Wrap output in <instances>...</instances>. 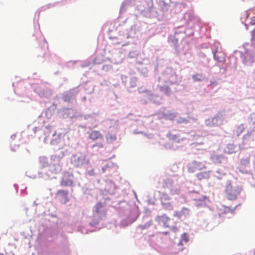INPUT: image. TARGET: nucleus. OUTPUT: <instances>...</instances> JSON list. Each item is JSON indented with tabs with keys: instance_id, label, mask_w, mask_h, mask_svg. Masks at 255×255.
I'll return each mask as SVG.
<instances>
[{
	"instance_id": "obj_1",
	"label": "nucleus",
	"mask_w": 255,
	"mask_h": 255,
	"mask_svg": "<svg viewBox=\"0 0 255 255\" xmlns=\"http://www.w3.org/2000/svg\"><path fill=\"white\" fill-rule=\"evenodd\" d=\"M104 190H101L102 199L94 206L93 219L89 224L91 227H96L106 216V207H113L118 213L121 218L120 227H126L133 223L138 217L140 212L138 207L135 204L132 206L125 200L119 201L117 203L112 201L111 196L116 189L115 183L108 179L105 181Z\"/></svg>"
},
{
	"instance_id": "obj_2",
	"label": "nucleus",
	"mask_w": 255,
	"mask_h": 255,
	"mask_svg": "<svg viewBox=\"0 0 255 255\" xmlns=\"http://www.w3.org/2000/svg\"><path fill=\"white\" fill-rule=\"evenodd\" d=\"M142 29L141 23L136 20L134 21V23L132 25L129 29H127L123 31H120L118 37L116 36H109L111 39H118L121 40L118 41L116 43L122 44L123 46L128 45L129 43H132L134 39H137L139 35L141 33Z\"/></svg>"
},
{
	"instance_id": "obj_3",
	"label": "nucleus",
	"mask_w": 255,
	"mask_h": 255,
	"mask_svg": "<svg viewBox=\"0 0 255 255\" xmlns=\"http://www.w3.org/2000/svg\"><path fill=\"white\" fill-rule=\"evenodd\" d=\"M171 0H158V12L156 8L151 7L147 10H143L142 14L150 18H156L158 20H169L171 17L169 9L171 7Z\"/></svg>"
},
{
	"instance_id": "obj_4",
	"label": "nucleus",
	"mask_w": 255,
	"mask_h": 255,
	"mask_svg": "<svg viewBox=\"0 0 255 255\" xmlns=\"http://www.w3.org/2000/svg\"><path fill=\"white\" fill-rule=\"evenodd\" d=\"M184 18H187L189 20L188 25L186 26H180L177 28L178 31H180V33L182 36V40L195 39L194 37L195 29L194 28L193 22L194 21L197 20V18L193 15L190 12H186L184 14Z\"/></svg>"
},
{
	"instance_id": "obj_5",
	"label": "nucleus",
	"mask_w": 255,
	"mask_h": 255,
	"mask_svg": "<svg viewBox=\"0 0 255 255\" xmlns=\"http://www.w3.org/2000/svg\"><path fill=\"white\" fill-rule=\"evenodd\" d=\"M195 39H184L180 41V45L176 52L178 56H184V58L188 60L192 55V48L195 44Z\"/></svg>"
},
{
	"instance_id": "obj_6",
	"label": "nucleus",
	"mask_w": 255,
	"mask_h": 255,
	"mask_svg": "<svg viewBox=\"0 0 255 255\" xmlns=\"http://www.w3.org/2000/svg\"><path fill=\"white\" fill-rule=\"evenodd\" d=\"M249 44H244V51H235L236 55H239L241 58L243 64L246 66H251L255 62V50L254 49H248L246 46Z\"/></svg>"
},
{
	"instance_id": "obj_7",
	"label": "nucleus",
	"mask_w": 255,
	"mask_h": 255,
	"mask_svg": "<svg viewBox=\"0 0 255 255\" xmlns=\"http://www.w3.org/2000/svg\"><path fill=\"white\" fill-rule=\"evenodd\" d=\"M159 80L165 84L170 85H177L179 83L176 72L172 68L169 67H166L163 70L160 77L159 78Z\"/></svg>"
},
{
	"instance_id": "obj_8",
	"label": "nucleus",
	"mask_w": 255,
	"mask_h": 255,
	"mask_svg": "<svg viewBox=\"0 0 255 255\" xmlns=\"http://www.w3.org/2000/svg\"><path fill=\"white\" fill-rule=\"evenodd\" d=\"M70 163L75 168H86L90 164L86 155L82 152L72 154L70 157Z\"/></svg>"
},
{
	"instance_id": "obj_9",
	"label": "nucleus",
	"mask_w": 255,
	"mask_h": 255,
	"mask_svg": "<svg viewBox=\"0 0 255 255\" xmlns=\"http://www.w3.org/2000/svg\"><path fill=\"white\" fill-rule=\"evenodd\" d=\"M36 34V39L38 40L39 43V49L42 51L41 54H38L37 57H41L42 58H44L45 60L47 59L48 61H51L50 58L55 55L53 54L48 55L46 54V50L48 49V43L42 35L41 31H39L36 32V33L33 34V36H35Z\"/></svg>"
},
{
	"instance_id": "obj_10",
	"label": "nucleus",
	"mask_w": 255,
	"mask_h": 255,
	"mask_svg": "<svg viewBox=\"0 0 255 255\" xmlns=\"http://www.w3.org/2000/svg\"><path fill=\"white\" fill-rule=\"evenodd\" d=\"M31 87L34 92L40 98L48 99L52 94V90L47 87L46 85L41 82L39 83L30 84Z\"/></svg>"
},
{
	"instance_id": "obj_11",
	"label": "nucleus",
	"mask_w": 255,
	"mask_h": 255,
	"mask_svg": "<svg viewBox=\"0 0 255 255\" xmlns=\"http://www.w3.org/2000/svg\"><path fill=\"white\" fill-rule=\"evenodd\" d=\"M165 187L170 190L171 195H179L181 192L180 185L175 178L168 177L163 181Z\"/></svg>"
},
{
	"instance_id": "obj_12",
	"label": "nucleus",
	"mask_w": 255,
	"mask_h": 255,
	"mask_svg": "<svg viewBox=\"0 0 255 255\" xmlns=\"http://www.w3.org/2000/svg\"><path fill=\"white\" fill-rule=\"evenodd\" d=\"M151 211L148 208H145L141 219V223L139 224L137 229L141 231L148 229L153 224L151 216Z\"/></svg>"
},
{
	"instance_id": "obj_13",
	"label": "nucleus",
	"mask_w": 255,
	"mask_h": 255,
	"mask_svg": "<svg viewBox=\"0 0 255 255\" xmlns=\"http://www.w3.org/2000/svg\"><path fill=\"white\" fill-rule=\"evenodd\" d=\"M242 188L238 185H233L229 183L226 186V194L228 199L230 200H236L241 193Z\"/></svg>"
},
{
	"instance_id": "obj_14",
	"label": "nucleus",
	"mask_w": 255,
	"mask_h": 255,
	"mask_svg": "<svg viewBox=\"0 0 255 255\" xmlns=\"http://www.w3.org/2000/svg\"><path fill=\"white\" fill-rule=\"evenodd\" d=\"M180 32L176 27L175 28L173 33L169 34L167 38L169 45L174 48L175 53H176L180 45V43H179V41L182 40V37Z\"/></svg>"
},
{
	"instance_id": "obj_15",
	"label": "nucleus",
	"mask_w": 255,
	"mask_h": 255,
	"mask_svg": "<svg viewBox=\"0 0 255 255\" xmlns=\"http://www.w3.org/2000/svg\"><path fill=\"white\" fill-rule=\"evenodd\" d=\"M224 120L223 112H219L211 118L205 120V125L209 128L219 127L222 125Z\"/></svg>"
},
{
	"instance_id": "obj_16",
	"label": "nucleus",
	"mask_w": 255,
	"mask_h": 255,
	"mask_svg": "<svg viewBox=\"0 0 255 255\" xmlns=\"http://www.w3.org/2000/svg\"><path fill=\"white\" fill-rule=\"evenodd\" d=\"M62 166L59 163H54L49 166V170L45 173L38 172V174L40 177L43 178L45 179L48 178H53L54 177L51 176L50 173L56 174L60 173L62 170Z\"/></svg>"
},
{
	"instance_id": "obj_17",
	"label": "nucleus",
	"mask_w": 255,
	"mask_h": 255,
	"mask_svg": "<svg viewBox=\"0 0 255 255\" xmlns=\"http://www.w3.org/2000/svg\"><path fill=\"white\" fill-rule=\"evenodd\" d=\"M81 85L70 89L69 91H65L63 93L62 99L63 101L68 103H72L75 100L76 95L79 92V88Z\"/></svg>"
},
{
	"instance_id": "obj_18",
	"label": "nucleus",
	"mask_w": 255,
	"mask_h": 255,
	"mask_svg": "<svg viewBox=\"0 0 255 255\" xmlns=\"http://www.w3.org/2000/svg\"><path fill=\"white\" fill-rule=\"evenodd\" d=\"M74 177L72 172L68 171L63 172L60 184L63 187H72Z\"/></svg>"
},
{
	"instance_id": "obj_19",
	"label": "nucleus",
	"mask_w": 255,
	"mask_h": 255,
	"mask_svg": "<svg viewBox=\"0 0 255 255\" xmlns=\"http://www.w3.org/2000/svg\"><path fill=\"white\" fill-rule=\"evenodd\" d=\"M188 172L194 173L197 170H201L206 168V166L204 162L196 160H193L187 164Z\"/></svg>"
},
{
	"instance_id": "obj_20",
	"label": "nucleus",
	"mask_w": 255,
	"mask_h": 255,
	"mask_svg": "<svg viewBox=\"0 0 255 255\" xmlns=\"http://www.w3.org/2000/svg\"><path fill=\"white\" fill-rule=\"evenodd\" d=\"M59 116L63 119H70L72 120L79 118L76 116V111L72 108H63L59 111ZM73 121H72L73 122Z\"/></svg>"
},
{
	"instance_id": "obj_21",
	"label": "nucleus",
	"mask_w": 255,
	"mask_h": 255,
	"mask_svg": "<svg viewBox=\"0 0 255 255\" xmlns=\"http://www.w3.org/2000/svg\"><path fill=\"white\" fill-rule=\"evenodd\" d=\"M247 121L250 127L248 129L247 133L244 135V139L250 137L255 131V112L248 116Z\"/></svg>"
},
{
	"instance_id": "obj_22",
	"label": "nucleus",
	"mask_w": 255,
	"mask_h": 255,
	"mask_svg": "<svg viewBox=\"0 0 255 255\" xmlns=\"http://www.w3.org/2000/svg\"><path fill=\"white\" fill-rule=\"evenodd\" d=\"M210 159L214 164H226L228 162V157L223 154H212Z\"/></svg>"
},
{
	"instance_id": "obj_23",
	"label": "nucleus",
	"mask_w": 255,
	"mask_h": 255,
	"mask_svg": "<svg viewBox=\"0 0 255 255\" xmlns=\"http://www.w3.org/2000/svg\"><path fill=\"white\" fill-rule=\"evenodd\" d=\"M171 7L169 9L171 15V13H178L181 12L183 9L185 8L187 6L186 4L183 2H176L174 3L171 1Z\"/></svg>"
},
{
	"instance_id": "obj_24",
	"label": "nucleus",
	"mask_w": 255,
	"mask_h": 255,
	"mask_svg": "<svg viewBox=\"0 0 255 255\" xmlns=\"http://www.w3.org/2000/svg\"><path fill=\"white\" fill-rule=\"evenodd\" d=\"M139 1V0H124L120 7V14H121L126 12L128 6H132L137 5Z\"/></svg>"
},
{
	"instance_id": "obj_25",
	"label": "nucleus",
	"mask_w": 255,
	"mask_h": 255,
	"mask_svg": "<svg viewBox=\"0 0 255 255\" xmlns=\"http://www.w3.org/2000/svg\"><path fill=\"white\" fill-rule=\"evenodd\" d=\"M223 151L225 154H232L239 151V147L234 142H230L226 144Z\"/></svg>"
},
{
	"instance_id": "obj_26",
	"label": "nucleus",
	"mask_w": 255,
	"mask_h": 255,
	"mask_svg": "<svg viewBox=\"0 0 255 255\" xmlns=\"http://www.w3.org/2000/svg\"><path fill=\"white\" fill-rule=\"evenodd\" d=\"M25 83L23 81H20L17 83V87L16 88L14 87V83H12V86L13 87L14 92L16 95H18L20 96H24L27 95V92L25 89V86L23 85Z\"/></svg>"
},
{
	"instance_id": "obj_27",
	"label": "nucleus",
	"mask_w": 255,
	"mask_h": 255,
	"mask_svg": "<svg viewBox=\"0 0 255 255\" xmlns=\"http://www.w3.org/2000/svg\"><path fill=\"white\" fill-rule=\"evenodd\" d=\"M155 220L159 225H162L165 228H169L168 222L170 221L171 219L166 215L157 216L155 218Z\"/></svg>"
},
{
	"instance_id": "obj_28",
	"label": "nucleus",
	"mask_w": 255,
	"mask_h": 255,
	"mask_svg": "<svg viewBox=\"0 0 255 255\" xmlns=\"http://www.w3.org/2000/svg\"><path fill=\"white\" fill-rule=\"evenodd\" d=\"M68 194L69 192L67 190H58L56 192V196L62 204H66L69 201Z\"/></svg>"
},
{
	"instance_id": "obj_29",
	"label": "nucleus",
	"mask_w": 255,
	"mask_h": 255,
	"mask_svg": "<svg viewBox=\"0 0 255 255\" xmlns=\"http://www.w3.org/2000/svg\"><path fill=\"white\" fill-rule=\"evenodd\" d=\"M125 59V54L123 52L119 51L113 55L111 62L114 64L118 65L122 63Z\"/></svg>"
},
{
	"instance_id": "obj_30",
	"label": "nucleus",
	"mask_w": 255,
	"mask_h": 255,
	"mask_svg": "<svg viewBox=\"0 0 255 255\" xmlns=\"http://www.w3.org/2000/svg\"><path fill=\"white\" fill-rule=\"evenodd\" d=\"M57 107V105L53 103L48 108H47L44 112L41 114V116H44L47 119H49L54 114L55 110Z\"/></svg>"
},
{
	"instance_id": "obj_31",
	"label": "nucleus",
	"mask_w": 255,
	"mask_h": 255,
	"mask_svg": "<svg viewBox=\"0 0 255 255\" xmlns=\"http://www.w3.org/2000/svg\"><path fill=\"white\" fill-rule=\"evenodd\" d=\"M148 99L150 103L157 106L161 105L163 103V99L161 96L153 94L151 92L148 95Z\"/></svg>"
},
{
	"instance_id": "obj_32",
	"label": "nucleus",
	"mask_w": 255,
	"mask_h": 255,
	"mask_svg": "<svg viewBox=\"0 0 255 255\" xmlns=\"http://www.w3.org/2000/svg\"><path fill=\"white\" fill-rule=\"evenodd\" d=\"M166 136L170 140L176 143H180L186 139L185 137H181L179 134H173L171 132L168 133Z\"/></svg>"
},
{
	"instance_id": "obj_33",
	"label": "nucleus",
	"mask_w": 255,
	"mask_h": 255,
	"mask_svg": "<svg viewBox=\"0 0 255 255\" xmlns=\"http://www.w3.org/2000/svg\"><path fill=\"white\" fill-rule=\"evenodd\" d=\"M198 56L200 58V61L203 66L207 67L209 66L210 58L206 54L202 51H200L198 53Z\"/></svg>"
},
{
	"instance_id": "obj_34",
	"label": "nucleus",
	"mask_w": 255,
	"mask_h": 255,
	"mask_svg": "<svg viewBox=\"0 0 255 255\" xmlns=\"http://www.w3.org/2000/svg\"><path fill=\"white\" fill-rule=\"evenodd\" d=\"M162 117L166 120L173 121L177 117V113L171 111H167L161 113Z\"/></svg>"
},
{
	"instance_id": "obj_35",
	"label": "nucleus",
	"mask_w": 255,
	"mask_h": 255,
	"mask_svg": "<svg viewBox=\"0 0 255 255\" xmlns=\"http://www.w3.org/2000/svg\"><path fill=\"white\" fill-rule=\"evenodd\" d=\"M247 83L248 87L252 88H255V68L248 76Z\"/></svg>"
},
{
	"instance_id": "obj_36",
	"label": "nucleus",
	"mask_w": 255,
	"mask_h": 255,
	"mask_svg": "<svg viewBox=\"0 0 255 255\" xmlns=\"http://www.w3.org/2000/svg\"><path fill=\"white\" fill-rule=\"evenodd\" d=\"M117 168V165L114 162L108 161L102 167V173H105L107 171L111 172L113 169Z\"/></svg>"
},
{
	"instance_id": "obj_37",
	"label": "nucleus",
	"mask_w": 255,
	"mask_h": 255,
	"mask_svg": "<svg viewBox=\"0 0 255 255\" xmlns=\"http://www.w3.org/2000/svg\"><path fill=\"white\" fill-rule=\"evenodd\" d=\"M210 50L213 55V58L214 60L219 62H222L225 60V56L224 53L221 52H218L217 51H214L212 48H211Z\"/></svg>"
},
{
	"instance_id": "obj_38",
	"label": "nucleus",
	"mask_w": 255,
	"mask_h": 255,
	"mask_svg": "<svg viewBox=\"0 0 255 255\" xmlns=\"http://www.w3.org/2000/svg\"><path fill=\"white\" fill-rule=\"evenodd\" d=\"M189 214V210L185 207H183L181 211H175L173 214L174 217H176L178 219H181L183 217H186Z\"/></svg>"
},
{
	"instance_id": "obj_39",
	"label": "nucleus",
	"mask_w": 255,
	"mask_h": 255,
	"mask_svg": "<svg viewBox=\"0 0 255 255\" xmlns=\"http://www.w3.org/2000/svg\"><path fill=\"white\" fill-rule=\"evenodd\" d=\"M61 133L56 134V131H54V132L52 134V139L50 141L51 144L53 145H56L60 143L62 141Z\"/></svg>"
},
{
	"instance_id": "obj_40",
	"label": "nucleus",
	"mask_w": 255,
	"mask_h": 255,
	"mask_svg": "<svg viewBox=\"0 0 255 255\" xmlns=\"http://www.w3.org/2000/svg\"><path fill=\"white\" fill-rule=\"evenodd\" d=\"M213 175L218 180H222L226 175V172L225 169L219 168L213 172Z\"/></svg>"
},
{
	"instance_id": "obj_41",
	"label": "nucleus",
	"mask_w": 255,
	"mask_h": 255,
	"mask_svg": "<svg viewBox=\"0 0 255 255\" xmlns=\"http://www.w3.org/2000/svg\"><path fill=\"white\" fill-rule=\"evenodd\" d=\"M79 88V89L82 87L84 89V91L88 94H92L94 91V85L89 81H87L84 85Z\"/></svg>"
},
{
	"instance_id": "obj_42",
	"label": "nucleus",
	"mask_w": 255,
	"mask_h": 255,
	"mask_svg": "<svg viewBox=\"0 0 255 255\" xmlns=\"http://www.w3.org/2000/svg\"><path fill=\"white\" fill-rule=\"evenodd\" d=\"M117 130L116 129L115 132L109 130L106 134V139L108 143H113L117 139Z\"/></svg>"
},
{
	"instance_id": "obj_43",
	"label": "nucleus",
	"mask_w": 255,
	"mask_h": 255,
	"mask_svg": "<svg viewBox=\"0 0 255 255\" xmlns=\"http://www.w3.org/2000/svg\"><path fill=\"white\" fill-rule=\"evenodd\" d=\"M96 115L95 113L86 114L79 116V118H83L84 120L88 121V122L93 123L96 120Z\"/></svg>"
},
{
	"instance_id": "obj_44",
	"label": "nucleus",
	"mask_w": 255,
	"mask_h": 255,
	"mask_svg": "<svg viewBox=\"0 0 255 255\" xmlns=\"http://www.w3.org/2000/svg\"><path fill=\"white\" fill-rule=\"evenodd\" d=\"M211 172V171H207L201 172L196 174V177L198 180H202L203 179H208L210 177V174Z\"/></svg>"
},
{
	"instance_id": "obj_45",
	"label": "nucleus",
	"mask_w": 255,
	"mask_h": 255,
	"mask_svg": "<svg viewBox=\"0 0 255 255\" xmlns=\"http://www.w3.org/2000/svg\"><path fill=\"white\" fill-rule=\"evenodd\" d=\"M89 138L92 140H95L102 138L103 136L99 131L93 130L89 133Z\"/></svg>"
},
{
	"instance_id": "obj_46",
	"label": "nucleus",
	"mask_w": 255,
	"mask_h": 255,
	"mask_svg": "<svg viewBox=\"0 0 255 255\" xmlns=\"http://www.w3.org/2000/svg\"><path fill=\"white\" fill-rule=\"evenodd\" d=\"M39 168L43 169L49 166L48 158L46 156H40L39 157Z\"/></svg>"
},
{
	"instance_id": "obj_47",
	"label": "nucleus",
	"mask_w": 255,
	"mask_h": 255,
	"mask_svg": "<svg viewBox=\"0 0 255 255\" xmlns=\"http://www.w3.org/2000/svg\"><path fill=\"white\" fill-rule=\"evenodd\" d=\"M192 78L194 82H201L207 79L206 75L203 73H196L192 75Z\"/></svg>"
},
{
	"instance_id": "obj_48",
	"label": "nucleus",
	"mask_w": 255,
	"mask_h": 255,
	"mask_svg": "<svg viewBox=\"0 0 255 255\" xmlns=\"http://www.w3.org/2000/svg\"><path fill=\"white\" fill-rule=\"evenodd\" d=\"M54 131H55V128L53 125L51 124L45 126V130L43 131L44 134L46 135V137H48L50 136V133L52 134L54 132Z\"/></svg>"
},
{
	"instance_id": "obj_49",
	"label": "nucleus",
	"mask_w": 255,
	"mask_h": 255,
	"mask_svg": "<svg viewBox=\"0 0 255 255\" xmlns=\"http://www.w3.org/2000/svg\"><path fill=\"white\" fill-rule=\"evenodd\" d=\"M159 193L160 195L159 199L160 200L161 203L168 202L171 200V198L170 197L169 195L167 194L166 193L159 191Z\"/></svg>"
},
{
	"instance_id": "obj_50",
	"label": "nucleus",
	"mask_w": 255,
	"mask_h": 255,
	"mask_svg": "<svg viewBox=\"0 0 255 255\" xmlns=\"http://www.w3.org/2000/svg\"><path fill=\"white\" fill-rule=\"evenodd\" d=\"M247 167H243V166H239L237 167L239 171L243 174H248L251 176L252 178H254L253 173L250 170L247 169Z\"/></svg>"
},
{
	"instance_id": "obj_51",
	"label": "nucleus",
	"mask_w": 255,
	"mask_h": 255,
	"mask_svg": "<svg viewBox=\"0 0 255 255\" xmlns=\"http://www.w3.org/2000/svg\"><path fill=\"white\" fill-rule=\"evenodd\" d=\"M137 71L144 77H146L148 76V70L147 67L144 66L137 67Z\"/></svg>"
},
{
	"instance_id": "obj_52",
	"label": "nucleus",
	"mask_w": 255,
	"mask_h": 255,
	"mask_svg": "<svg viewBox=\"0 0 255 255\" xmlns=\"http://www.w3.org/2000/svg\"><path fill=\"white\" fill-rule=\"evenodd\" d=\"M191 119L194 120L195 119L190 117H188L187 118L180 117L177 119V122L179 124L184 123L187 124L190 123V120Z\"/></svg>"
},
{
	"instance_id": "obj_53",
	"label": "nucleus",
	"mask_w": 255,
	"mask_h": 255,
	"mask_svg": "<svg viewBox=\"0 0 255 255\" xmlns=\"http://www.w3.org/2000/svg\"><path fill=\"white\" fill-rule=\"evenodd\" d=\"M210 201L206 200H202V201H196L195 204L197 207H208Z\"/></svg>"
},
{
	"instance_id": "obj_54",
	"label": "nucleus",
	"mask_w": 255,
	"mask_h": 255,
	"mask_svg": "<svg viewBox=\"0 0 255 255\" xmlns=\"http://www.w3.org/2000/svg\"><path fill=\"white\" fill-rule=\"evenodd\" d=\"M162 208L166 210L170 211L173 209V206L171 203L170 202H165L161 203Z\"/></svg>"
},
{
	"instance_id": "obj_55",
	"label": "nucleus",
	"mask_w": 255,
	"mask_h": 255,
	"mask_svg": "<svg viewBox=\"0 0 255 255\" xmlns=\"http://www.w3.org/2000/svg\"><path fill=\"white\" fill-rule=\"evenodd\" d=\"M101 70L106 72L112 73L113 69L111 65L105 64L102 65Z\"/></svg>"
},
{
	"instance_id": "obj_56",
	"label": "nucleus",
	"mask_w": 255,
	"mask_h": 255,
	"mask_svg": "<svg viewBox=\"0 0 255 255\" xmlns=\"http://www.w3.org/2000/svg\"><path fill=\"white\" fill-rule=\"evenodd\" d=\"M218 67L219 68V73L221 74H226L227 75H229L231 74L230 73L228 72L229 69L230 68L229 66L227 65L225 67V66H222V67L219 66Z\"/></svg>"
},
{
	"instance_id": "obj_57",
	"label": "nucleus",
	"mask_w": 255,
	"mask_h": 255,
	"mask_svg": "<svg viewBox=\"0 0 255 255\" xmlns=\"http://www.w3.org/2000/svg\"><path fill=\"white\" fill-rule=\"evenodd\" d=\"M160 90L166 95H170L171 92L170 88L167 85L161 86Z\"/></svg>"
},
{
	"instance_id": "obj_58",
	"label": "nucleus",
	"mask_w": 255,
	"mask_h": 255,
	"mask_svg": "<svg viewBox=\"0 0 255 255\" xmlns=\"http://www.w3.org/2000/svg\"><path fill=\"white\" fill-rule=\"evenodd\" d=\"M65 156L64 151L63 150H60L57 153L53 155V157H56L57 159V162H59L60 160Z\"/></svg>"
},
{
	"instance_id": "obj_59",
	"label": "nucleus",
	"mask_w": 255,
	"mask_h": 255,
	"mask_svg": "<svg viewBox=\"0 0 255 255\" xmlns=\"http://www.w3.org/2000/svg\"><path fill=\"white\" fill-rule=\"evenodd\" d=\"M137 81V78L135 77H132L130 78L129 80V87L134 88L136 86V83Z\"/></svg>"
},
{
	"instance_id": "obj_60",
	"label": "nucleus",
	"mask_w": 255,
	"mask_h": 255,
	"mask_svg": "<svg viewBox=\"0 0 255 255\" xmlns=\"http://www.w3.org/2000/svg\"><path fill=\"white\" fill-rule=\"evenodd\" d=\"M241 165L245 167H248L249 163H250V158L248 157H246L245 158H242L240 160Z\"/></svg>"
},
{
	"instance_id": "obj_61",
	"label": "nucleus",
	"mask_w": 255,
	"mask_h": 255,
	"mask_svg": "<svg viewBox=\"0 0 255 255\" xmlns=\"http://www.w3.org/2000/svg\"><path fill=\"white\" fill-rule=\"evenodd\" d=\"M210 200L209 197L205 195H199L197 197H196L194 200L196 201H202V200Z\"/></svg>"
},
{
	"instance_id": "obj_62",
	"label": "nucleus",
	"mask_w": 255,
	"mask_h": 255,
	"mask_svg": "<svg viewBox=\"0 0 255 255\" xmlns=\"http://www.w3.org/2000/svg\"><path fill=\"white\" fill-rule=\"evenodd\" d=\"M249 15L250 13L247 10L244 12V14L241 17V20L243 23H244V22L247 20V19L249 17Z\"/></svg>"
},
{
	"instance_id": "obj_63",
	"label": "nucleus",
	"mask_w": 255,
	"mask_h": 255,
	"mask_svg": "<svg viewBox=\"0 0 255 255\" xmlns=\"http://www.w3.org/2000/svg\"><path fill=\"white\" fill-rule=\"evenodd\" d=\"M180 239L181 240V241H183L185 243L188 242L189 241V239L188 234L186 233H184L183 234H182L181 236Z\"/></svg>"
},
{
	"instance_id": "obj_64",
	"label": "nucleus",
	"mask_w": 255,
	"mask_h": 255,
	"mask_svg": "<svg viewBox=\"0 0 255 255\" xmlns=\"http://www.w3.org/2000/svg\"><path fill=\"white\" fill-rule=\"evenodd\" d=\"M137 91L139 93H145L147 96L150 93V91L148 90L147 89L143 87H138L137 89Z\"/></svg>"
}]
</instances>
